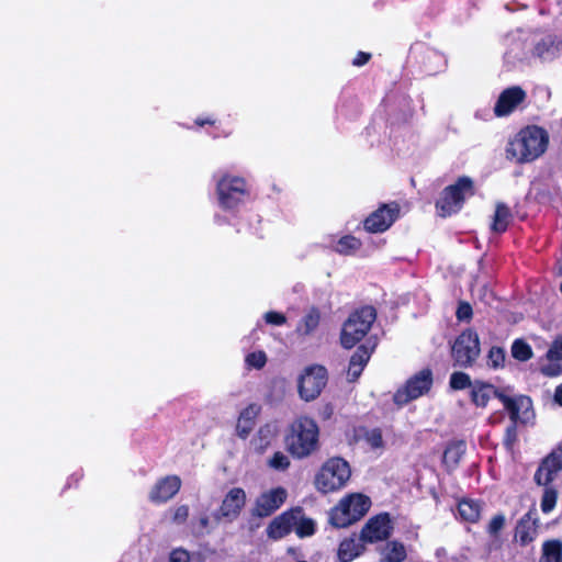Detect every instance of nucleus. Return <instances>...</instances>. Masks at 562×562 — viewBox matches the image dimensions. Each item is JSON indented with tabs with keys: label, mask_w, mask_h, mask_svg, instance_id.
Instances as JSON below:
<instances>
[{
	"label": "nucleus",
	"mask_w": 562,
	"mask_h": 562,
	"mask_svg": "<svg viewBox=\"0 0 562 562\" xmlns=\"http://www.w3.org/2000/svg\"><path fill=\"white\" fill-rule=\"evenodd\" d=\"M217 194L224 209L237 206L246 194L245 180L239 177H223L217 182Z\"/></svg>",
	"instance_id": "obj_10"
},
{
	"label": "nucleus",
	"mask_w": 562,
	"mask_h": 562,
	"mask_svg": "<svg viewBox=\"0 0 562 562\" xmlns=\"http://www.w3.org/2000/svg\"><path fill=\"white\" fill-rule=\"evenodd\" d=\"M559 272L562 274V259L561 262L559 263Z\"/></svg>",
	"instance_id": "obj_56"
},
{
	"label": "nucleus",
	"mask_w": 562,
	"mask_h": 562,
	"mask_svg": "<svg viewBox=\"0 0 562 562\" xmlns=\"http://www.w3.org/2000/svg\"><path fill=\"white\" fill-rule=\"evenodd\" d=\"M517 441V422H512L505 430L504 446L507 450H512Z\"/></svg>",
	"instance_id": "obj_42"
},
{
	"label": "nucleus",
	"mask_w": 562,
	"mask_h": 562,
	"mask_svg": "<svg viewBox=\"0 0 562 562\" xmlns=\"http://www.w3.org/2000/svg\"><path fill=\"white\" fill-rule=\"evenodd\" d=\"M363 368L364 367L357 364L356 362H349L347 373H348V376L350 378V380L351 381L357 380L360 376Z\"/></svg>",
	"instance_id": "obj_50"
},
{
	"label": "nucleus",
	"mask_w": 562,
	"mask_h": 562,
	"mask_svg": "<svg viewBox=\"0 0 562 562\" xmlns=\"http://www.w3.org/2000/svg\"><path fill=\"white\" fill-rule=\"evenodd\" d=\"M210 519L206 515L201 516L196 522L193 524V531L195 535H204L207 532Z\"/></svg>",
	"instance_id": "obj_48"
},
{
	"label": "nucleus",
	"mask_w": 562,
	"mask_h": 562,
	"mask_svg": "<svg viewBox=\"0 0 562 562\" xmlns=\"http://www.w3.org/2000/svg\"><path fill=\"white\" fill-rule=\"evenodd\" d=\"M319 322V311L316 307H312L299 322L295 331L301 336H310L317 329Z\"/></svg>",
	"instance_id": "obj_26"
},
{
	"label": "nucleus",
	"mask_w": 562,
	"mask_h": 562,
	"mask_svg": "<svg viewBox=\"0 0 562 562\" xmlns=\"http://www.w3.org/2000/svg\"><path fill=\"white\" fill-rule=\"evenodd\" d=\"M512 218V214L507 205L504 203H497L496 210L494 214V220L492 224V229L495 233H503L506 231L509 221Z\"/></svg>",
	"instance_id": "obj_32"
},
{
	"label": "nucleus",
	"mask_w": 562,
	"mask_h": 562,
	"mask_svg": "<svg viewBox=\"0 0 562 562\" xmlns=\"http://www.w3.org/2000/svg\"><path fill=\"white\" fill-rule=\"evenodd\" d=\"M505 522L506 518L504 514L495 515L487 526V532L493 537L497 536L498 532L504 528Z\"/></svg>",
	"instance_id": "obj_43"
},
{
	"label": "nucleus",
	"mask_w": 562,
	"mask_h": 562,
	"mask_svg": "<svg viewBox=\"0 0 562 562\" xmlns=\"http://www.w3.org/2000/svg\"><path fill=\"white\" fill-rule=\"evenodd\" d=\"M562 54V40L555 35H546L535 43L532 55L542 61H551Z\"/></svg>",
	"instance_id": "obj_17"
},
{
	"label": "nucleus",
	"mask_w": 562,
	"mask_h": 562,
	"mask_svg": "<svg viewBox=\"0 0 562 562\" xmlns=\"http://www.w3.org/2000/svg\"><path fill=\"white\" fill-rule=\"evenodd\" d=\"M472 307L467 302H461L458 306L456 316L459 321H470L472 317Z\"/></svg>",
	"instance_id": "obj_46"
},
{
	"label": "nucleus",
	"mask_w": 562,
	"mask_h": 562,
	"mask_svg": "<svg viewBox=\"0 0 562 562\" xmlns=\"http://www.w3.org/2000/svg\"><path fill=\"white\" fill-rule=\"evenodd\" d=\"M286 497L288 492L281 486L266 491L256 498L250 514L256 518L269 517L284 504Z\"/></svg>",
	"instance_id": "obj_9"
},
{
	"label": "nucleus",
	"mask_w": 562,
	"mask_h": 562,
	"mask_svg": "<svg viewBox=\"0 0 562 562\" xmlns=\"http://www.w3.org/2000/svg\"><path fill=\"white\" fill-rule=\"evenodd\" d=\"M395 220V210L384 205L373 212L364 221V228L371 233H380L387 229Z\"/></svg>",
	"instance_id": "obj_19"
},
{
	"label": "nucleus",
	"mask_w": 562,
	"mask_h": 562,
	"mask_svg": "<svg viewBox=\"0 0 562 562\" xmlns=\"http://www.w3.org/2000/svg\"><path fill=\"white\" fill-rule=\"evenodd\" d=\"M560 291H561V293H562V281H561V284H560Z\"/></svg>",
	"instance_id": "obj_58"
},
{
	"label": "nucleus",
	"mask_w": 562,
	"mask_h": 562,
	"mask_svg": "<svg viewBox=\"0 0 562 562\" xmlns=\"http://www.w3.org/2000/svg\"><path fill=\"white\" fill-rule=\"evenodd\" d=\"M539 562H562V542L555 539L546 541Z\"/></svg>",
	"instance_id": "obj_29"
},
{
	"label": "nucleus",
	"mask_w": 562,
	"mask_h": 562,
	"mask_svg": "<svg viewBox=\"0 0 562 562\" xmlns=\"http://www.w3.org/2000/svg\"><path fill=\"white\" fill-rule=\"evenodd\" d=\"M375 318L376 311L372 306H363L351 313L341 328V346L346 349L355 347L369 333Z\"/></svg>",
	"instance_id": "obj_3"
},
{
	"label": "nucleus",
	"mask_w": 562,
	"mask_h": 562,
	"mask_svg": "<svg viewBox=\"0 0 562 562\" xmlns=\"http://www.w3.org/2000/svg\"><path fill=\"white\" fill-rule=\"evenodd\" d=\"M170 562H190L189 553L184 550H175L170 554Z\"/></svg>",
	"instance_id": "obj_51"
},
{
	"label": "nucleus",
	"mask_w": 562,
	"mask_h": 562,
	"mask_svg": "<svg viewBox=\"0 0 562 562\" xmlns=\"http://www.w3.org/2000/svg\"><path fill=\"white\" fill-rule=\"evenodd\" d=\"M189 517V507L187 505H181L176 508L173 514V521L177 524L184 522Z\"/></svg>",
	"instance_id": "obj_49"
},
{
	"label": "nucleus",
	"mask_w": 562,
	"mask_h": 562,
	"mask_svg": "<svg viewBox=\"0 0 562 562\" xmlns=\"http://www.w3.org/2000/svg\"><path fill=\"white\" fill-rule=\"evenodd\" d=\"M480 339L476 331L467 329L454 340L451 347V356L454 366L469 368L473 366L480 356Z\"/></svg>",
	"instance_id": "obj_6"
},
{
	"label": "nucleus",
	"mask_w": 562,
	"mask_h": 562,
	"mask_svg": "<svg viewBox=\"0 0 562 562\" xmlns=\"http://www.w3.org/2000/svg\"><path fill=\"white\" fill-rule=\"evenodd\" d=\"M549 144L548 133L538 126L522 128L507 146V155L518 164L536 160L544 154Z\"/></svg>",
	"instance_id": "obj_1"
},
{
	"label": "nucleus",
	"mask_w": 562,
	"mask_h": 562,
	"mask_svg": "<svg viewBox=\"0 0 562 562\" xmlns=\"http://www.w3.org/2000/svg\"><path fill=\"white\" fill-rule=\"evenodd\" d=\"M364 543L356 538L344 539L338 548V559L341 562H351L364 551Z\"/></svg>",
	"instance_id": "obj_25"
},
{
	"label": "nucleus",
	"mask_w": 562,
	"mask_h": 562,
	"mask_svg": "<svg viewBox=\"0 0 562 562\" xmlns=\"http://www.w3.org/2000/svg\"><path fill=\"white\" fill-rule=\"evenodd\" d=\"M488 361L493 368L503 366L505 361V351L501 347H492L488 351Z\"/></svg>",
	"instance_id": "obj_44"
},
{
	"label": "nucleus",
	"mask_w": 562,
	"mask_h": 562,
	"mask_svg": "<svg viewBox=\"0 0 562 562\" xmlns=\"http://www.w3.org/2000/svg\"><path fill=\"white\" fill-rule=\"evenodd\" d=\"M291 519V509L273 518L267 527V536L278 540L289 535L292 531Z\"/></svg>",
	"instance_id": "obj_23"
},
{
	"label": "nucleus",
	"mask_w": 562,
	"mask_h": 562,
	"mask_svg": "<svg viewBox=\"0 0 562 562\" xmlns=\"http://www.w3.org/2000/svg\"><path fill=\"white\" fill-rule=\"evenodd\" d=\"M329 521L337 528H346L355 522L349 510L346 509L340 502L331 509Z\"/></svg>",
	"instance_id": "obj_33"
},
{
	"label": "nucleus",
	"mask_w": 562,
	"mask_h": 562,
	"mask_svg": "<svg viewBox=\"0 0 562 562\" xmlns=\"http://www.w3.org/2000/svg\"><path fill=\"white\" fill-rule=\"evenodd\" d=\"M364 440L373 449L383 447L382 432L379 428L367 430L364 434Z\"/></svg>",
	"instance_id": "obj_40"
},
{
	"label": "nucleus",
	"mask_w": 562,
	"mask_h": 562,
	"mask_svg": "<svg viewBox=\"0 0 562 562\" xmlns=\"http://www.w3.org/2000/svg\"><path fill=\"white\" fill-rule=\"evenodd\" d=\"M558 499V492L552 485L544 486L542 498H541V510L546 514L550 513Z\"/></svg>",
	"instance_id": "obj_36"
},
{
	"label": "nucleus",
	"mask_w": 562,
	"mask_h": 562,
	"mask_svg": "<svg viewBox=\"0 0 562 562\" xmlns=\"http://www.w3.org/2000/svg\"><path fill=\"white\" fill-rule=\"evenodd\" d=\"M276 436V427L271 424H266L260 427L256 437L252 439L255 449L259 452H263L271 443V440Z\"/></svg>",
	"instance_id": "obj_30"
},
{
	"label": "nucleus",
	"mask_w": 562,
	"mask_h": 562,
	"mask_svg": "<svg viewBox=\"0 0 562 562\" xmlns=\"http://www.w3.org/2000/svg\"><path fill=\"white\" fill-rule=\"evenodd\" d=\"M517 47H513L508 54H512L515 58H522L525 56L522 43H517Z\"/></svg>",
	"instance_id": "obj_53"
},
{
	"label": "nucleus",
	"mask_w": 562,
	"mask_h": 562,
	"mask_svg": "<svg viewBox=\"0 0 562 562\" xmlns=\"http://www.w3.org/2000/svg\"><path fill=\"white\" fill-rule=\"evenodd\" d=\"M327 383V371L322 366H312L305 370L299 381L300 396L306 402L315 400Z\"/></svg>",
	"instance_id": "obj_8"
},
{
	"label": "nucleus",
	"mask_w": 562,
	"mask_h": 562,
	"mask_svg": "<svg viewBox=\"0 0 562 562\" xmlns=\"http://www.w3.org/2000/svg\"><path fill=\"white\" fill-rule=\"evenodd\" d=\"M350 474V467L346 460L338 457L331 458L323 464L316 475L315 484L323 493L333 492L344 487Z\"/></svg>",
	"instance_id": "obj_4"
},
{
	"label": "nucleus",
	"mask_w": 562,
	"mask_h": 562,
	"mask_svg": "<svg viewBox=\"0 0 562 562\" xmlns=\"http://www.w3.org/2000/svg\"><path fill=\"white\" fill-rule=\"evenodd\" d=\"M538 530V510L532 506L517 522L515 539L526 546L535 540Z\"/></svg>",
	"instance_id": "obj_15"
},
{
	"label": "nucleus",
	"mask_w": 562,
	"mask_h": 562,
	"mask_svg": "<svg viewBox=\"0 0 562 562\" xmlns=\"http://www.w3.org/2000/svg\"><path fill=\"white\" fill-rule=\"evenodd\" d=\"M342 506L349 510L352 520L356 522L361 519L371 506V501L362 494H352L340 501Z\"/></svg>",
	"instance_id": "obj_21"
},
{
	"label": "nucleus",
	"mask_w": 562,
	"mask_h": 562,
	"mask_svg": "<svg viewBox=\"0 0 562 562\" xmlns=\"http://www.w3.org/2000/svg\"><path fill=\"white\" fill-rule=\"evenodd\" d=\"M554 402L562 406V383L560 385L557 386L555 389V392H554Z\"/></svg>",
	"instance_id": "obj_55"
},
{
	"label": "nucleus",
	"mask_w": 562,
	"mask_h": 562,
	"mask_svg": "<svg viewBox=\"0 0 562 562\" xmlns=\"http://www.w3.org/2000/svg\"><path fill=\"white\" fill-rule=\"evenodd\" d=\"M473 194L472 179L465 176L459 178L454 184L447 187L442 191L436 203L440 216L445 217L458 212L462 207L465 198Z\"/></svg>",
	"instance_id": "obj_5"
},
{
	"label": "nucleus",
	"mask_w": 562,
	"mask_h": 562,
	"mask_svg": "<svg viewBox=\"0 0 562 562\" xmlns=\"http://www.w3.org/2000/svg\"><path fill=\"white\" fill-rule=\"evenodd\" d=\"M318 427L308 417L296 419L291 426V432L286 436L285 443L289 452L299 459L310 456L317 446Z\"/></svg>",
	"instance_id": "obj_2"
},
{
	"label": "nucleus",
	"mask_w": 562,
	"mask_h": 562,
	"mask_svg": "<svg viewBox=\"0 0 562 562\" xmlns=\"http://www.w3.org/2000/svg\"><path fill=\"white\" fill-rule=\"evenodd\" d=\"M512 356L516 360L527 361L532 358V349L522 339H516L512 345Z\"/></svg>",
	"instance_id": "obj_34"
},
{
	"label": "nucleus",
	"mask_w": 562,
	"mask_h": 562,
	"mask_svg": "<svg viewBox=\"0 0 562 562\" xmlns=\"http://www.w3.org/2000/svg\"><path fill=\"white\" fill-rule=\"evenodd\" d=\"M526 91L518 86H513L505 89L499 94L495 103V115L498 117L509 115L520 103L526 100Z\"/></svg>",
	"instance_id": "obj_14"
},
{
	"label": "nucleus",
	"mask_w": 562,
	"mask_h": 562,
	"mask_svg": "<svg viewBox=\"0 0 562 562\" xmlns=\"http://www.w3.org/2000/svg\"><path fill=\"white\" fill-rule=\"evenodd\" d=\"M458 509L462 519L470 522H476L480 518L482 506L479 502L463 499L459 503Z\"/></svg>",
	"instance_id": "obj_31"
},
{
	"label": "nucleus",
	"mask_w": 562,
	"mask_h": 562,
	"mask_svg": "<svg viewBox=\"0 0 562 562\" xmlns=\"http://www.w3.org/2000/svg\"><path fill=\"white\" fill-rule=\"evenodd\" d=\"M497 394H504V392L498 391L492 384L475 381L471 391V400L476 406L485 407L490 398L497 397Z\"/></svg>",
	"instance_id": "obj_24"
},
{
	"label": "nucleus",
	"mask_w": 562,
	"mask_h": 562,
	"mask_svg": "<svg viewBox=\"0 0 562 562\" xmlns=\"http://www.w3.org/2000/svg\"><path fill=\"white\" fill-rule=\"evenodd\" d=\"M449 383L453 390H464L473 386L470 376L464 372H453L450 376Z\"/></svg>",
	"instance_id": "obj_38"
},
{
	"label": "nucleus",
	"mask_w": 562,
	"mask_h": 562,
	"mask_svg": "<svg viewBox=\"0 0 562 562\" xmlns=\"http://www.w3.org/2000/svg\"><path fill=\"white\" fill-rule=\"evenodd\" d=\"M246 504V493L240 487L232 488L224 497L220 507V517L229 521L236 519Z\"/></svg>",
	"instance_id": "obj_16"
},
{
	"label": "nucleus",
	"mask_w": 562,
	"mask_h": 562,
	"mask_svg": "<svg viewBox=\"0 0 562 562\" xmlns=\"http://www.w3.org/2000/svg\"><path fill=\"white\" fill-rule=\"evenodd\" d=\"M432 385V372L430 369H423L413 375L406 384L396 391L394 394V402L403 406L408 402L418 398L427 393Z\"/></svg>",
	"instance_id": "obj_7"
},
{
	"label": "nucleus",
	"mask_w": 562,
	"mask_h": 562,
	"mask_svg": "<svg viewBox=\"0 0 562 562\" xmlns=\"http://www.w3.org/2000/svg\"><path fill=\"white\" fill-rule=\"evenodd\" d=\"M259 412L260 406L257 404H250L240 412L236 425V432L238 437L243 439H246L248 437V435L251 432L255 426V420Z\"/></svg>",
	"instance_id": "obj_22"
},
{
	"label": "nucleus",
	"mask_w": 562,
	"mask_h": 562,
	"mask_svg": "<svg viewBox=\"0 0 562 562\" xmlns=\"http://www.w3.org/2000/svg\"><path fill=\"white\" fill-rule=\"evenodd\" d=\"M267 362V356L263 351L251 352L246 357V363L250 368L261 369Z\"/></svg>",
	"instance_id": "obj_41"
},
{
	"label": "nucleus",
	"mask_w": 562,
	"mask_h": 562,
	"mask_svg": "<svg viewBox=\"0 0 562 562\" xmlns=\"http://www.w3.org/2000/svg\"><path fill=\"white\" fill-rule=\"evenodd\" d=\"M291 516L293 517V519H291L292 531H294L297 537L305 538L315 533V521L306 517L301 507L292 508Z\"/></svg>",
	"instance_id": "obj_20"
},
{
	"label": "nucleus",
	"mask_w": 562,
	"mask_h": 562,
	"mask_svg": "<svg viewBox=\"0 0 562 562\" xmlns=\"http://www.w3.org/2000/svg\"><path fill=\"white\" fill-rule=\"evenodd\" d=\"M265 321L268 324L280 326L286 322V318L281 313L270 311L265 314Z\"/></svg>",
	"instance_id": "obj_47"
},
{
	"label": "nucleus",
	"mask_w": 562,
	"mask_h": 562,
	"mask_svg": "<svg viewBox=\"0 0 562 562\" xmlns=\"http://www.w3.org/2000/svg\"><path fill=\"white\" fill-rule=\"evenodd\" d=\"M497 398L503 403L505 408L508 411L510 422L526 423L529 419L532 413V402L530 397L525 395L510 397L504 393L497 394Z\"/></svg>",
	"instance_id": "obj_13"
},
{
	"label": "nucleus",
	"mask_w": 562,
	"mask_h": 562,
	"mask_svg": "<svg viewBox=\"0 0 562 562\" xmlns=\"http://www.w3.org/2000/svg\"><path fill=\"white\" fill-rule=\"evenodd\" d=\"M290 459L281 451H277L268 460V465L277 471H285L290 467Z\"/></svg>",
	"instance_id": "obj_39"
},
{
	"label": "nucleus",
	"mask_w": 562,
	"mask_h": 562,
	"mask_svg": "<svg viewBox=\"0 0 562 562\" xmlns=\"http://www.w3.org/2000/svg\"><path fill=\"white\" fill-rule=\"evenodd\" d=\"M196 124H199V125H201V126H202V125H204V124H205V122H204V121H196Z\"/></svg>",
	"instance_id": "obj_57"
},
{
	"label": "nucleus",
	"mask_w": 562,
	"mask_h": 562,
	"mask_svg": "<svg viewBox=\"0 0 562 562\" xmlns=\"http://www.w3.org/2000/svg\"><path fill=\"white\" fill-rule=\"evenodd\" d=\"M389 514H380L370 518L360 532V540L366 543H374L386 540L392 532Z\"/></svg>",
	"instance_id": "obj_12"
},
{
	"label": "nucleus",
	"mask_w": 562,
	"mask_h": 562,
	"mask_svg": "<svg viewBox=\"0 0 562 562\" xmlns=\"http://www.w3.org/2000/svg\"><path fill=\"white\" fill-rule=\"evenodd\" d=\"M465 442L462 440L453 441L448 445L443 452V462L449 469H454L465 453Z\"/></svg>",
	"instance_id": "obj_27"
},
{
	"label": "nucleus",
	"mask_w": 562,
	"mask_h": 562,
	"mask_svg": "<svg viewBox=\"0 0 562 562\" xmlns=\"http://www.w3.org/2000/svg\"><path fill=\"white\" fill-rule=\"evenodd\" d=\"M380 562H403L406 559V549L398 541H390L382 550Z\"/></svg>",
	"instance_id": "obj_28"
},
{
	"label": "nucleus",
	"mask_w": 562,
	"mask_h": 562,
	"mask_svg": "<svg viewBox=\"0 0 562 562\" xmlns=\"http://www.w3.org/2000/svg\"><path fill=\"white\" fill-rule=\"evenodd\" d=\"M370 59V54L360 52L358 53L357 57L353 59L352 64L355 66H362L368 63Z\"/></svg>",
	"instance_id": "obj_52"
},
{
	"label": "nucleus",
	"mask_w": 562,
	"mask_h": 562,
	"mask_svg": "<svg viewBox=\"0 0 562 562\" xmlns=\"http://www.w3.org/2000/svg\"><path fill=\"white\" fill-rule=\"evenodd\" d=\"M376 346V342L373 341L370 347L367 346V344H363L357 348L355 353L351 356L349 362H356L357 364H360L364 367L367 362L369 361L371 353L373 352L374 348Z\"/></svg>",
	"instance_id": "obj_37"
},
{
	"label": "nucleus",
	"mask_w": 562,
	"mask_h": 562,
	"mask_svg": "<svg viewBox=\"0 0 562 562\" xmlns=\"http://www.w3.org/2000/svg\"><path fill=\"white\" fill-rule=\"evenodd\" d=\"M181 480L177 475H169L159 480L149 493L154 503H165L172 498L180 490Z\"/></svg>",
	"instance_id": "obj_18"
},
{
	"label": "nucleus",
	"mask_w": 562,
	"mask_h": 562,
	"mask_svg": "<svg viewBox=\"0 0 562 562\" xmlns=\"http://www.w3.org/2000/svg\"><path fill=\"white\" fill-rule=\"evenodd\" d=\"M541 372L547 376H554L559 373V368L557 366H546L541 368Z\"/></svg>",
	"instance_id": "obj_54"
},
{
	"label": "nucleus",
	"mask_w": 562,
	"mask_h": 562,
	"mask_svg": "<svg viewBox=\"0 0 562 562\" xmlns=\"http://www.w3.org/2000/svg\"><path fill=\"white\" fill-rule=\"evenodd\" d=\"M549 360H562V335L559 336L547 352Z\"/></svg>",
	"instance_id": "obj_45"
},
{
	"label": "nucleus",
	"mask_w": 562,
	"mask_h": 562,
	"mask_svg": "<svg viewBox=\"0 0 562 562\" xmlns=\"http://www.w3.org/2000/svg\"><path fill=\"white\" fill-rule=\"evenodd\" d=\"M561 470L562 442L541 461L535 473L533 480L538 485H550Z\"/></svg>",
	"instance_id": "obj_11"
},
{
	"label": "nucleus",
	"mask_w": 562,
	"mask_h": 562,
	"mask_svg": "<svg viewBox=\"0 0 562 562\" xmlns=\"http://www.w3.org/2000/svg\"><path fill=\"white\" fill-rule=\"evenodd\" d=\"M361 246V241L353 236H344L339 239L336 250L341 255H350L358 250Z\"/></svg>",
	"instance_id": "obj_35"
}]
</instances>
